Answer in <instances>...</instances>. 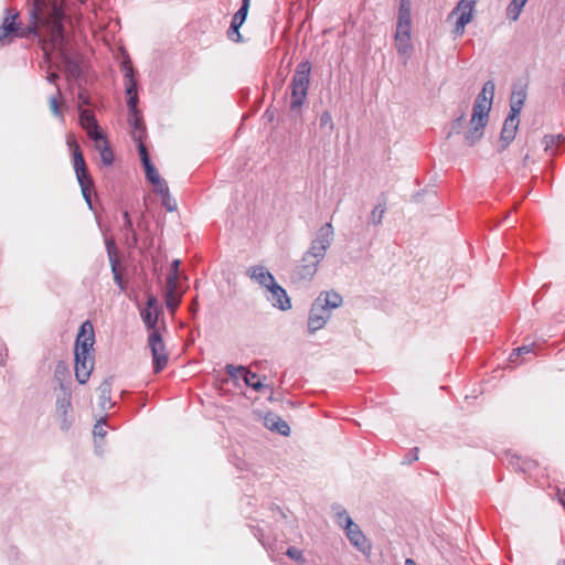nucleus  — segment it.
I'll return each mask as SVG.
<instances>
[{"label":"nucleus","mask_w":565,"mask_h":565,"mask_svg":"<svg viewBox=\"0 0 565 565\" xmlns=\"http://www.w3.org/2000/svg\"><path fill=\"white\" fill-rule=\"evenodd\" d=\"M329 121H331V116H330V114H329V113H323V114H322V116H321V122H322V124H327V122H329Z\"/></svg>","instance_id":"nucleus-47"},{"label":"nucleus","mask_w":565,"mask_h":565,"mask_svg":"<svg viewBox=\"0 0 565 565\" xmlns=\"http://www.w3.org/2000/svg\"><path fill=\"white\" fill-rule=\"evenodd\" d=\"M250 0H243L241 9L234 14L233 20L235 24H243L246 20L248 9H249Z\"/></svg>","instance_id":"nucleus-31"},{"label":"nucleus","mask_w":565,"mask_h":565,"mask_svg":"<svg viewBox=\"0 0 565 565\" xmlns=\"http://www.w3.org/2000/svg\"><path fill=\"white\" fill-rule=\"evenodd\" d=\"M31 35H38L36 26L31 24L23 26L19 11L15 9L7 10V15L0 25V44H8L14 38H29Z\"/></svg>","instance_id":"nucleus-4"},{"label":"nucleus","mask_w":565,"mask_h":565,"mask_svg":"<svg viewBox=\"0 0 565 565\" xmlns=\"http://www.w3.org/2000/svg\"><path fill=\"white\" fill-rule=\"evenodd\" d=\"M527 0H511L507 8V15L511 21H516Z\"/></svg>","instance_id":"nucleus-28"},{"label":"nucleus","mask_w":565,"mask_h":565,"mask_svg":"<svg viewBox=\"0 0 565 565\" xmlns=\"http://www.w3.org/2000/svg\"><path fill=\"white\" fill-rule=\"evenodd\" d=\"M534 349V344L529 345H522L513 350V352L510 354V361L515 362V359L521 356L522 354H529L532 353Z\"/></svg>","instance_id":"nucleus-36"},{"label":"nucleus","mask_w":565,"mask_h":565,"mask_svg":"<svg viewBox=\"0 0 565 565\" xmlns=\"http://www.w3.org/2000/svg\"><path fill=\"white\" fill-rule=\"evenodd\" d=\"M129 120L134 125V128H135L134 131L140 132L141 129H142L143 130V137H145L146 136V128H145V124H143L142 119L139 116V113H136V115H131Z\"/></svg>","instance_id":"nucleus-41"},{"label":"nucleus","mask_w":565,"mask_h":565,"mask_svg":"<svg viewBox=\"0 0 565 565\" xmlns=\"http://www.w3.org/2000/svg\"><path fill=\"white\" fill-rule=\"evenodd\" d=\"M181 262L179 259H174L171 264V273L169 277H177L179 279V267Z\"/></svg>","instance_id":"nucleus-44"},{"label":"nucleus","mask_w":565,"mask_h":565,"mask_svg":"<svg viewBox=\"0 0 565 565\" xmlns=\"http://www.w3.org/2000/svg\"><path fill=\"white\" fill-rule=\"evenodd\" d=\"M319 260L315 258H309L308 260H305V257L302 258V264L298 265L294 271V280H302L311 278L318 267Z\"/></svg>","instance_id":"nucleus-18"},{"label":"nucleus","mask_w":565,"mask_h":565,"mask_svg":"<svg viewBox=\"0 0 565 565\" xmlns=\"http://www.w3.org/2000/svg\"><path fill=\"white\" fill-rule=\"evenodd\" d=\"M329 318L330 311L327 308L323 309L322 305L313 302L308 320L309 330L311 332L320 330L326 324Z\"/></svg>","instance_id":"nucleus-15"},{"label":"nucleus","mask_w":565,"mask_h":565,"mask_svg":"<svg viewBox=\"0 0 565 565\" xmlns=\"http://www.w3.org/2000/svg\"><path fill=\"white\" fill-rule=\"evenodd\" d=\"M384 213H385V205L384 204H379L376 205L371 214H370V220L373 224L377 225L382 222V218L384 216Z\"/></svg>","instance_id":"nucleus-34"},{"label":"nucleus","mask_w":565,"mask_h":565,"mask_svg":"<svg viewBox=\"0 0 565 565\" xmlns=\"http://www.w3.org/2000/svg\"><path fill=\"white\" fill-rule=\"evenodd\" d=\"M79 185H81V190H82V194L85 199V201L87 202V204L92 207V201H90V192L92 190L94 189V182L92 179H86V180H79L78 181Z\"/></svg>","instance_id":"nucleus-30"},{"label":"nucleus","mask_w":565,"mask_h":565,"mask_svg":"<svg viewBox=\"0 0 565 565\" xmlns=\"http://www.w3.org/2000/svg\"><path fill=\"white\" fill-rule=\"evenodd\" d=\"M79 121L82 127L86 130L87 135L92 139L103 135V132L99 130V127L92 110H82Z\"/></svg>","instance_id":"nucleus-16"},{"label":"nucleus","mask_w":565,"mask_h":565,"mask_svg":"<svg viewBox=\"0 0 565 565\" xmlns=\"http://www.w3.org/2000/svg\"><path fill=\"white\" fill-rule=\"evenodd\" d=\"M97 429H98V426L95 427V434L104 435L103 429H99V430H97Z\"/></svg>","instance_id":"nucleus-50"},{"label":"nucleus","mask_w":565,"mask_h":565,"mask_svg":"<svg viewBox=\"0 0 565 565\" xmlns=\"http://www.w3.org/2000/svg\"><path fill=\"white\" fill-rule=\"evenodd\" d=\"M315 302L322 305L323 309L327 308L329 311H331L342 303V297L338 292L326 291L321 292Z\"/></svg>","instance_id":"nucleus-24"},{"label":"nucleus","mask_w":565,"mask_h":565,"mask_svg":"<svg viewBox=\"0 0 565 565\" xmlns=\"http://www.w3.org/2000/svg\"><path fill=\"white\" fill-rule=\"evenodd\" d=\"M236 374H237L236 379H242V373H236Z\"/></svg>","instance_id":"nucleus-52"},{"label":"nucleus","mask_w":565,"mask_h":565,"mask_svg":"<svg viewBox=\"0 0 565 565\" xmlns=\"http://www.w3.org/2000/svg\"><path fill=\"white\" fill-rule=\"evenodd\" d=\"M226 371L231 377H237L236 373H242V379L245 384L256 392H259L264 387L260 377L244 366L227 365Z\"/></svg>","instance_id":"nucleus-13"},{"label":"nucleus","mask_w":565,"mask_h":565,"mask_svg":"<svg viewBox=\"0 0 565 565\" xmlns=\"http://www.w3.org/2000/svg\"><path fill=\"white\" fill-rule=\"evenodd\" d=\"M395 46L399 55L408 56L413 49L411 35H395Z\"/></svg>","instance_id":"nucleus-27"},{"label":"nucleus","mask_w":565,"mask_h":565,"mask_svg":"<svg viewBox=\"0 0 565 565\" xmlns=\"http://www.w3.org/2000/svg\"><path fill=\"white\" fill-rule=\"evenodd\" d=\"M242 24H235V21L232 20V23H231V26H230V30L227 32V35H228V39L234 41V42H241L242 41V35L239 33V28H241Z\"/></svg>","instance_id":"nucleus-38"},{"label":"nucleus","mask_w":565,"mask_h":565,"mask_svg":"<svg viewBox=\"0 0 565 565\" xmlns=\"http://www.w3.org/2000/svg\"><path fill=\"white\" fill-rule=\"evenodd\" d=\"M264 424L268 429L276 430L284 436H288L290 433L288 424L276 414H267L264 418Z\"/></svg>","instance_id":"nucleus-22"},{"label":"nucleus","mask_w":565,"mask_h":565,"mask_svg":"<svg viewBox=\"0 0 565 565\" xmlns=\"http://www.w3.org/2000/svg\"><path fill=\"white\" fill-rule=\"evenodd\" d=\"M519 126L518 117L509 115L503 124L501 131L502 148H507L508 145L514 139Z\"/></svg>","instance_id":"nucleus-20"},{"label":"nucleus","mask_w":565,"mask_h":565,"mask_svg":"<svg viewBox=\"0 0 565 565\" xmlns=\"http://www.w3.org/2000/svg\"><path fill=\"white\" fill-rule=\"evenodd\" d=\"M557 499L558 502L564 507L565 509V490H558L557 491Z\"/></svg>","instance_id":"nucleus-46"},{"label":"nucleus","mask_w":565,"mask_h":565,"mask_svg":"<svg viewBox=\"0 0 565 565\" xmlns=\"http://www.w3.org/2000/svg\"><path fill=\"white\" fill-rule=\"evenodd\" d=\"M411 0H401L395 35H411Z\"/></svg>","instance_id":"nucleus-11"},{"label":"nucleus","mask_w":565,"mask_h":565,"mask_svg":"<svg viewBox=\"0 0 565 565\" xmlns=\"http://www.w3.org/2000/svg\"><path fill=\"white\" fill-rule=\"evenodd\" d=\"M73 157H74V169H75L77 181H79L81 179L82 180L92 179L88 173V170L86 168V163H85L83 153L81 151V148L77 143H75V146H74Z\"/></svg>","instance_id":"nucleus-23"},{"label":"nucleus","mask_w":565,"mask_h":565,"mask_svg":"<svg viewBox=\"0 0 565 565\" xmlns=\"http://www.w3.org/2000/svg\"><path fill=\"white\" fill-rule=\"evenodd\" d=\"M564 139V137L559 134V135H547L543 138V145H544V149L545 151H551L553 150V148L558 145L562 140Z\"/></svg>","instance_id":"nucleus-32"},{"label":"nucleus","mask_w":565,"mask_h":565,"mask_svg":"<svg viewBox=\"0 0 565 565\" xmlns=\"http://www.w3.org/2000/svg\"><path fill=\"white\" fill-rule=\"evenodd\" d=\"M159 315L160 309L157 306V298L153 295H149L147 297L146 307L141 310L140 316L147 329L150 330L148 345L151 350L153 370L156 373L161 372L167 366L169 360L164 342L159 331L156 329Z\"/></svg>","instance_id":"nucleus-2"},{"label":"nucleus","mask_w":565,"mask_h":565,"mask_svg":"<svg viewBox=\"0 0 565 565\" xmlns=\"http://www.w3.org/2000/svg\"><path fill=\"white\" fill-rule=\"evenodd\" d=\"M478 0H460L456 8L451 11L448 19L457 15L454 29L456 36H461L466 25L473 19L475 7Z\"/></svg>","instance_id":"nucleus-7"},{"label":"nucleus","mask_w":565,"mask_h":565,"mask_svg":"<svg viewBox=\"0 0 565 565\" xmlns=\"http://www.w3.org/2000/svg\"><path fill=\"white\" fill-rule=\"evenodd\" d=\"M309 83L310 66L308 63H302L297 67L291 81V109L300 108L303 105L307 98Z\"/></svg>","instance_id":"nucleus-5"},{"label":"nucleus","mask_w":565,"mask_h":565,"mask_svg":"<svg viewBox=\"0 0 565 565\" xmlns=\"http://www.w3.org/2000/svg\"><path fill=\"white\" fill-rule=\"evenodd\" d=\"M181 287L180 281L177 277H168L167 290H166V306L170 312H174L181 302Z\"/></svg>","instance_id":"nucleus-12"},{"label":"nucleus","mask_w":565,"mask_h":565,"mask_svg":"<svg viewBox=\"0 0 565 565\" xmlns=\"http://www.w3.org/2000/svg\"><path fill=\"white\" fill-rule=\"evenodd\" d=\"M106 248H107L109 264H111V263H120L119 255H118V249H117V246H116V244H115V242L113 239H107L106 241Z\"/></svg>","instance_id":"nucleus-33"},{"label":"nucleus","mask_w":565,"mask_h":565,"mask_svg":"<svg viewBox=\"0 0 565 565\" xmlns=\"http://www.w3.org/2000/svg\"><path fill=\"white\" fill-rule=\"evenodd\" d=\"M125 78H126V93L128 95L127 105L130 109L131 115H136V113H139L137 109V102H138V95H137V82L134 78V71L131 65L125 64Z\"/></svg>","instance_id":"nucleus-14"},{"label":"nucleus","mask_w":565,"mask_h":565,"mask_svg":"<svg viewBox=\"0 0 565 565\" xmlns=\"http://www.w3.org/2000/svg\"><path fill=\"white\" fill-rule=\"evenodd\" d=\"M124 220H125V228H127L128 231H132V222L130 220L128 212L124 213Z\"/></svg>","instance_id":"nucleus-45"},{"label":"nucleus","mask_w":565,"mask_h":565,"mask_svg":"<svg viewBox=\"0 0 565 565\" xmlns=\"http://www.w3.org/2000/svg\"><path fill=\"white\" fill-rule=\"evenodd\" d=\"M489 115H481L480 118L476 117V111L473 110L470 128L465 136V141L468 146H473L477 141H479L483 136V129L488 124Z\"/></svg>","instance_id":"nucleus-10"},{"label":"nucleus","mask_w":565,"mask_h":565,"mask_svg":"<svg viewBox=\"0 0 565 565\" xmlns=\"http://www.w3.org/2000/svg\"><path fill=\"white\" fill-rule=\"evenodd\" d=\"M339 523L345 525L347 536L350 542L361 552H366L370 550V544L360 530V527L354 524L351 518L345 513H339Z\"/></svg>","instance_id":"nucleus-8"},{"label":"nucleus","mask_w":565,"mask_h":565,"mask_svg":"<svg viewBox=\"0 0 565 565\" xmlns=\"http://www.w3.org/2000/svg\"><path fill=\"white\" fill-rule=\"evenodd\" d=\"M147 180L154 186L157 193L167 192V182L160 178L152 162L143 164Z\"/></svg>","instance_id":"nucleus-21"},{"label":"nucleus","mask_w":565,"mask_h":565,"mask_svg":"<svg viewBox=\"0 0 565 565\" xmlns=\"http://www.w3.org/2000/svg\"><path fill=\"white\" fill-rule=\"evenodd\" d=\"M93 140L95 142V149L99 152L100 161L103 164L111 166L115 158L107 138L104 135H100Z\"/></svg>","instance_id":"nucleus-17"},{"label":"nucleus","mask_w":565,"mask_h":565,"mask_svg":"<svg viewBox=\"0 0 565 565\" xmlns=\"http://www.w3.org/2000/svg\"><path fill=\"white\" fill-rule=\"evenodd\" d=\"M418 452H419V449L417 447H415L414 449H412L403 459L402 463L403 465H411L412 462L418 460Z\"/></svg>","instance_id":"nucleus-42"},{"label":"nucleus","mask_w":565,"mask_h":565,"mask_svg":"<svg viewBox=\"0 0 565 565\" xmlns=\"http://www.w3.org/2000/svg\"><path fill=\"white\" fill-rule=\"evenodd\" d=\"M162 198V204L167 207L168 211L172 212L177 210V203L171 199L169 193V186L167 185L166 193H159Z\"/></svg>","instance_id":"nucleus-39"},{"label":"nucleus","mask_w":565,"mask_h":565,"mask_svg":"<svg viewBox=\"0 0 565 565\" xmlns=\"http://www.w3.org/2000/svg\"><path fill=\"white\" fill-rule=\"evenodd\" d=\"M56 77L57 75L53 73L49 76V81L53 82Z\"/></svg>","instance_id":"nucleus-49"},{"label":"nucleus","mask_w":565,"mask_h":565,"mask_svg":"<svg viewBox=\"0 0 565 565\" xmlns=\"http://www.w3.org/2000/svg\"><path fill=\"white\" fill-rule=\"evenodd\" d=\"M252 278L256 279L262 286L270 289L276 282L274 276L263 266H255L250 269Z\"/></svg>","instance_id":"nucleus-25"},{"label":"nucleus","mask_w":565,"mask_h":565,"mask_svg":"<svg viewBox=\"0 0 565 565\" xmlns=\"http://www.w3.org/2000/svg\"><path fill=\"white\" fill-rule=\"evenodd\" d=\"M132 138L135 141L138 142V150H139V154H140V159L142 161V166L146 164V163H149L151 162L150 161V158H149V154H148V151H147V148L143 143V130L141 129L140 132L138 131H132Z\"/></svg>","instance_id":"nucleus-29"},{"label":"nucleus","mask_w":565,"mask_h":565,"mask_svg":"<svg viewBox=\"0 0 565 565\" xmlns=\"http://www.w3.org/2000/svg\"><path fill=\"white\" fill-rule=\"evenodd\" d=\"M494 95V84L491 81L484 83L481 93L478 95L473 105L476 117L480 118L481 115H489L491 104Z\"/></svg>","instance_id":"nucleus-9"},{"label":"nucleus","mask_w":565,"mask_h":565,"mask_svg":"<svg viewBox=\"0 0 565 565\" xmlns=\"http://www.w3.org/2000/svg\"><path fill=\"white\" fill-rule=\"evenodd\" d=\"M405 565H416V563L413 559L407 558Z\"/></svg>","instance_id":"nucleus-48"},{"label":"nucleus","mask_w":565,"mask_h":565,"mask_svg":"<svg viewBox=\"0 0 565 565\" xmlns=\"http://www.w3.org/2000/svg\"><path fill=\"white\" fill-rule=\"evenodd\" d=\"M25 8L30 24L36 26L44 53L49 55L51 51L61 50L64 43L63 1L25 0Z\"/></svg>","instance_id":"nucleus-1"},{"label":"nucleus","mask_w":565,"mask_h":565,"mask_svg":"<svg viewBox=\"0 0 565 565\" xmlns=\"http://www.w3.org/2000/svg\"><path fill=\"white\" fill-rule=\"evenodd\" d=\"M49 105H50V109L51 111L55 115V116H61V111H60V103L57 100V97L53 96L50 98V102H49Z\"/></svg>","instance_id":"nucleus-43"},{"label":"nucleus","mask_w":565,"mask_h":565,"mask_svg":"<svg viewBox=\"0 0 565 565\" xmlns=\"http://www.w3.org/2000/svg\"><path fill=\"white\" fill-rule=\"evenodd\" d=\"M555 565H565V559H558Z\"/></svg>","instance_id":"nucleus-51"},{"label":"nucleus","mask_w":565,"mask_h":565,"mask_svg":"<svg viewBox=\"0 0 565 565\" xmlns=\"http://www.w3.org/2000/svg\"><path fill=\"white\" fill-rule=\"evenodd\" d=\"M268 290L271 294L270 300L273 301L274 306L281 310H288L291 308L290 299L281 286L275 282Z\"/></svg>","instance_id":"nucleus-19"},{"label":"nucleus","mask_w":565,"mask_h":565,"mask_svg":"<svg viewBox=\"0 0 565 565\" xmlns=\"http://www.w3.org/2000/svg\"><path fill=\"white\" fill-rule=\"evenodd\" d=\"M286 555L298 563L305 562L302 551L297 547H289L286 552Z\"/></svg>","instance_id":"nucleus-40"},{"label":"nucleus","mask_w":565,"mask_h":565,"mask_svg":"<svg viewBox=\"0 0 565 565\" xmlns=\"http://www.w3.org/2000/svg\"><path fill=\"white\" fill-rule=\"evenodd\" d=\"M333 234L334 232L331 223H326L319 230L318 237L311 243L310 249L305 254V260L315 258L320 262L331 245Z\"/></svg>","instance_id":"nucleus-6"},{"label":"nucleus","mask_w":565,"mask_h":565,"mask_svg":"<svg viewBox=\"0 0 565 565\" xmlns=\"http://www.w3.org/2000/svg\"><path fill=\"white\" fill-rule=\"evenodd\" d=\"M526 94L524 90H514L511 95V111L510 115L518 117L521 113L524 102H525Z\"/></svg>","instance_id":"nucleus-26"},{"label":"nucleus","mask_w":565,"mask_h":565,"mask_svg":"<svg viewBox=\"0 0 565 565\" xmlns=\"http://www.w3.org/2000/svg\"><path fill=\"white\" fill-rule=\"evenodd\" d=\"M100 393V398L105 402L110 401V393H111V383L109 380H105L98 387Z\"/></svg>","instance_id":"nucleus-37"},{"label":"nucleus","mask_w":565,"mask_h":565,"mask_svg":"<svg viewBox=\"0 0 565 565\" xmlns=\"http://www.w3.org/2000/svg\"><path fill=\"white\" fill-rule=\"evenodd\" d=\"M119 264H120V263H111V264H110L111 273H113V275H114V280H115V282L118 285V287L120 288V290H125L126 285H125V282H124L122 274H121V271L119 270Z\"/></svg>","instance_id":"nucleus-35"},{"label":"nucleus","mask_w":565,"mask_h":565,"mask_svg":"<svg viewBox=\"0 0 565 565\" xmlns=\"http://www.w3.org/2000/svg\"><path fill=\"white\" fill-rule=\"evenodd\" d=\"M95 334L93 324L85 321L79 329L75 341V377L81 384H85L95 365L94 360Z\"/></svg>","instance_id":"nucleus-3"}]
</instances>
